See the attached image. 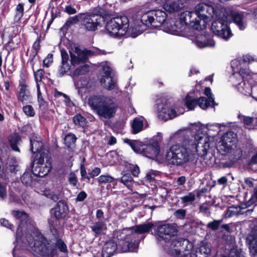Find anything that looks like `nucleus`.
Instances as JSON below:
<instances>
[{
  "label": "nucleus",
  "mask_w": 257,
  "mask_h": 257,
  "mask_svg": "<svg viewBox=\"0 0 257 257\" xmlns=\"http://www.w3.org/2000/svg\"><path fill=\"white\" fill-rule=\"evenodd\" d=\"M117 249V244L113 240L106 242L102 250V257H110Z\"/></svg>",
  "instance_id": "nucleus-28"
},
{
  "label": "nucleus",
  "mask_w": 257,
  "mask_h": 257,
  "mask_svg": "<svg viewBox=\"0 0 257 257\" xmlns=\"http://www.w3.org/2000/svg\"><path fill=\"white\" fill-rule=\"evenodd\" d=\"M128 169L134 177H138L140 173V168L137 165H130Z\"/></svg>",
  "instance_id": "nucleus-55"
},
{
  "label": "nucleus",
  "mask_w": 257,
  "mask_h": 257,
  "mask_svg": "<svg viewBox=\"0 0 257 257\" xmlns=\"http://www.w3.org/2000/svg\"><path fill=\"white\" fill-rule=\"evenodd\" d=\"M105 28L110 36L121 37L127 32L129 21L124 16L113 18L107 23Z\"/></svg>",
  "instance_id": "nucleus-8"
},
{
  "label": "nucleus",
  "mask_w": 257,
  "mask_h": 257,
  "mask_svg": "<svg viewBox=\"0 0 257 257\" xmlns=\"http://www.w3.org/2000/svg\"><path fill=\"white\" fill-rule=\"evenodd\" d=\"M204 94L208 97V99L211 102L212 107H214L217 104L215 103L214 97L211 93V90L209 87H206L204 90Z\"/></svg>",
  "instance_id": "nucleus-51"
},
{
  "label": "nucleus",
  "mask_w": 257,
  "mask_h": 257,
  "mask_svg": "<svg viewBox=\"0 0 257 257\" xmlns=\"http://www.w3.org/2000/svg\"><path fill=\"white\" fill-rule=\"evenodd\" d=\"M123 184L129 190H134L133 179L130 173H124L120 178L116 179Z\"/></svg>",
  "instance_id": "nucleus-32"
},
{
  "label": "nucleus",
  "mask_w": 257,
  "mask_h": 257,
  "mask_svg": "<svg viewBox=\"0 0 257 257\" xmlns=\"http://www.w3.org/2000/svg\"><path fill=\"white\" fill-rule=\"evenodd\" d=\"M195 44L200 48L207 47H213L215 45L214 40L209 35H198L194 41Z\"/></svg>",
  "instance_id": "nucleus-27"
},
{
  "label": "nucleus",
  "mask_w": 257,
  "mask_h": 257,
  "mask_svg": "<svg viewBox=\"0 0 257 257\" xmlns=\"http://www.w3.org/2000/svg\"><path fill=\"white\" fill-rule=\"evenodd\" d=\"M153 226L154 225L152 222H148L136 225L132 228H126V229H131V231L135 234V237L137 233L142 234L149 232Z\"/></svg>",
  "instance_id": "nucleus-29"
},
{
  "label": "nucleus",
  "mask_w": 257,
  "mask_h": 257,
  "mask_svg": "<svg viewBox=\"0 0 257 257\" xmlns=\"http://www.w3.org/2000/svg\"><path fill=\"white\" fill-rule=\"evenodd\" d=\"M73 121L76 125L84 127L86 124V119L80 114H76L73 117Z\"/></svg>",
  "instance_id": "nucleus-47"
},
{
  "label": "nucleus",
  "mask_w": 257,
  "mask_h": 257,
  "mask_svg": "<svg viewBox=\"0 0 257 257\" xmlns=\"http://www.w3.org/2000/svg\"><path fill=\"white\" fill-rule=\"evenodd\" d=\"M133 134H136L143 130V121L140 118H136L134 119L132 124Z\"/></svg>",
  "instance_id": "nucleus-38"
},
{
  "label": "nucleus",
  "mask_w": 257,
  "mask_h": 257,
  "mask_svg": "<svg viewBox=\"0 0 257 257\" xmlns=\"http://www.w3.org/2000/svg\"><path fill=\"white\" fill-rule=\"evenodd\" d=\"M82 16V13H80L73 17H69L66 22L65 26L69 27L73 24H76L78 22H80V23H81Z\"/></svg>",
  "instance_id": "nucleus-41"
},
{
  "label": "nucleus",
  "mask_w": 257,
  "mask_h": 257,
  "mask_svg": "<svg viewBox=\"0 0 257 257\" xmlns=\"http://www.w3.org/2000/svg\"><path fill=\"white\" fill-rule=\"evenodd\" d=\"M191 94H193V93L187 94L185 99V104L189 110L194 109L197 105L204 110L207 109L210 106L211 102L207 98L200 97L198 99L193 98Z\"/></svg>",
  "instance_id": "nucleus-21"
},
{
  "label": "nucleus",
  "mask_w": 257,
  "mask_h": 257,
  "mask_svg": "<svg viewBox=\"0 0 257 257\" xmlns=\"http://www.w3.org/2000/svg\"><path fill=\"white\" fill-rule=\"evenodd\" d=\"M238 118L240 120L241 122L244 124L245 128L248 129L253 128L252 123L253 122L254 117L246 116L242 114H238Z\"/></svg>",
  "instance_id": "nucleus-37"
},
{
  "label": "nucleus",
  "mask_w": 257,
  "mask_h": 257,
  "mask_svg": "<svg viewBox=\"0 0 257 257\" xmlns=\"http://www.w3.org/2000/svg\"><path fill=\"white\" fill-rule=\"evenodd\" d=\"M13 216L20 221V223L18 227L16 233V240L18 244L21 242L24 244L23 247H29V244L26 240V236L29 231L31 232V230H33L34 226L30 225L27 232H26L25 235H21L22 230L26 224L27 226V222L29 220V216L28 214L23 211L14 210L13 211ZM35 228H36L35 227Z\"/></svg>",
  "instance_id": "nucleus-13"
},
{
  "label": "nucleus",
  "mask_w": 257,
  "mask_h": 257,
  "mask_svg": "<svg viewBox=\"0 0 257 257\" xmlns=\"http://www.w3.org/2000/svg\"><path fill=\"white\" fill-rule=\"evenodd\" d=\"M33 172H26L21 177L22 182L26 185H31L33 181Z\"/></svg>",
  "instance_id": "nucleus-42"
},
{
  "label": "nucleus",
  "mask_w": 257,
  "mask_h": 257,
  "mask_svg": "<svg viewBox=\"0 0 257 257\" xmlns=\"http://www.w3.org/2000/svg\"><path fill=\"white\" fill-rule=\"evenodd\" d=\"M37 90L38 101L39 102V107H42L45 105L46 102L42 96V93L40 91V86L39 84L37 85Z\"/></svg>",
  "instance_id": "nucleus-53"
},
{
  "label": "nucleus",
  "mask_w": 257,
  "mask_h": 257,
  "mask_svg": "<svg viewBox=\"0 0 257 257\" xmlns=\"http://www.w3.org/2000/svg\"><path fill=\"white\" fill-rule=\"evenodd\" d=\"M111 69L106 65H104L101 69L100 82L101 86L109 91H113L117 93L119 89L116 80L110 76Z\"/></svg>",
  "instance_id": "nucleus-18"
},
{
  "label": "nucleus",
  "mask_w": 257,
  "mask_h": 257,
  "mask_svg": "<svg viewBox=\"0 0 257 257\" xmlns=\"http://www.w3.org/2000/svg\"><path fill=\"white\" fill-rule=\"evenodd\" d=\"M123 142L124 143L128 144L135 152L142 154L143 146H144V144L142 142L137 140H132L128 139H124Z\"/></svg>",
  "instance_id": "nucleus-31"
},
{
  "label": "nucleus",
  "mask_w": 257,
  "mask_h": 257,
  "mask_svg": "<svg viewBox=\"0 0 257 257\" xmlns=\"http://www.w3.org/2000/svg\"><path fill=\"white\" fill-rule=\"evenodd\" d=\"M247 241L249 244L251 253L257 256V232H252L247 237Z\"/></svg>",
  "instance_id": "nucleus-30"
},
{
  "label": "nucleus",
  "mask_w": 257,
  "mask_h": 257,
  "mask_svg": "<svg viewBox=\"0 0 257 257\" xmlns=\"http://www.w3.org/2000/svg\"><path fill=\"white\" fill-rule=\"evenodd\" d=\"M222 219L214 220L209 222L207 224V227L212 230H216L219 229L220 224L222 223Z\"/></svg>",
  "instance_id": "nucleus-48"
},
{
  "label": "nucleus",
  "mask_w": 257,
  "mask_h": 257,
  "mask_svg": "<svg viewBox=\"0 0 257 257\" xmlns=\"http://www.w3.org/2000/svg\"><path fill=\"white\" fill-rule=\"evenodd\" d=\"M61 55L62 57V63H68L69 56L65 50L62 49L61 50Z\"/></svg>",
  "instance_id": "nucleus-61"
},
{
  "label": "nucleus",
  "mask_w": 257,
  "mask_h": 257,
  "mask_svg": "<svg viewBox=\"0 0 257 257\" xmlns=\"http://www.w3.org/2000/svg\"><path fill=\"white\" fill-rule=\"evenodd\" d=\"M18 89L19 90L17 94L18 99L23 104L31 102L32 97L29 90L28 86L25 83H20Z\"/></svg>",
  "instance_id": "nucleus-25"
},
{
  "label": "nucleus",
  "mask_w": 257,
  "mask_h": 257,
  "mask_svg": "<svg viewBox=\"0 0 257 257\" xmlns=\"http://www.w3.org/2000/svg\"><path fill=\"white\" fill-rule=\"evenodd\" d=\"M76 139L77 138L74 134L69 133L65 137L64 143L68 147L70 148L75 144Z\"/></svg>",
  "instance_id": "nucleus-43"
},
{
  "label": "nucleus",
  "mask_w": 257,
  "mask_h": 257,
  "mask_svg": "<svg viewBox=\"0 0 257 257\" xmlns=\"http://www.w3.org/2000/svg\"><path fill=\"white\" fill-rule=\"evenodd\" d=\"M178 229L174 223H165L159 225L154 230L155 235L163 240H169L172 236L177 235Z\"/></svg>",
  "instance_id": "nucleus-19"
},
{
  "label": "nucleus",
  "mask_w": 257,
  "mask_h": 257,
  "mask_svg": "<svg viewBox=\"0 0 257 257\" xmlns=\"http://www.w3.org/2000/svg\"><path fill=\"white\" fill-rule=\"evenodd\" d=\"M33 174L43 177L50 171L51 160L47 154H37L33 162Z\"/></svg>",
  "instance_id": "nucleus-10"
},
{
  "label": "nucleus",
  "mask_w": 257,
  "mask_h": 257,
  "mask_svg": "<svg viewBox=\"0 0 257 257\" xmlns=\"http://www.w3.org/2000/svg\"><path fill=\"white\" fill-rule=\"evenodd\" d=\"M166 17L167 15L164 11L156 10L144 13L141 17V21L144 25L158 27L165 22Z\"/></svg>",
  "instance_id": "nucleus-12"
},
{
  "label": "nucleus",
  "mask_w": 257,
  "mask_h": 257,
  "mask_svg": "<svg viewBox=\"0 0 257 257\" xmlns=\"http://www.w3.org/2000/svg\"><path fill=\"white\" fill-rule=\"evenodd\" d=\"M165 158L169 164L177 166H182L193 161V153L191 151L188 140L185 141L182 144L172 146L166 152Z\"/></svg>",
  "instance_id": "nucleus-5"
},
{
  "label": "nucleus",
  "mask_w": 257,
  "mask_h": 257,
  "mask_svg": "<svg viewBox=\"0 0 257 257\" xmlns=\"http://www.w3.org/2000/svg\"><path fill=\"white\" fill-rule=\"evenodd\" d=\"M192 248V243L187 239H184L182 241H174L171 243L167 252L173 257H183L187 256Z\"/></svg>",
  "instance_id": "nucleus-15"
},
{
  "label": "nucleus",
  "mask_w": 257,
  "mask_h": 257,
  "mask_svg": "<svg viewBox=\"0 0 257 257\" xmlns=\"http://www.w3.org/2000/svg\"><path fill=\"white\" fill-rule=\"evenodd\" d=\"M198 248L200 250L201 252L206 254L209 256L210 255L211 248L210 244L207 243L204 244Z\"/></svg>",
  "instance_id": "nucleus-56"
},
{
  "label": "nucleus",
  "mask_w": 257,
  "mask_h": 257,
  "mask_svg": "<svg viewBox=\"0 0 257 257\" xmlns=\"http://www.w3.org/2000/svg\"><path fill=\"white\" fill-rule=\"evenodd\" d=\"M240 208L235 206L229 207L226 211L224 216L225 218H230L239 214Z\"/></svg>",
  "instance_id": "nucleus-44"
},
{
  "label": "nucleus",
  "mask_w": 257,
  "mask_h": 257,
  "mask_svg": "<svg viewBox=\"0 0 257 257\" xmlns=\"http://www.w3.org/2000/svg\"><path fill=\"white\" fill-rule=\"evenodd\" d=\"M64 12L68 15H74L77 13L76 9L71 5L66 6L64 9Z\"/></svg>",
  "instance_id": "nucleus-59"
},
{
  "label": "nucleus",
  "mask_w": 257,
  "mask_h": 257,
  "mask_svg": "<svg viewBox=\"0 0 257 257\" xmlns=\"http://www.w3.org/2000/svg\"><path fill=\"white\" fill-rule=\"evenodd\" d=\"M189 254H190V257H204L199 248H197L195 251L189 252Z\"/></svg>",
  "instance_id": "nucleus-64"
},
{
  "label": "nucleus",
  "mask_w": 257,
  "mask_h": 257,
  "mask_svg": "<svg viewBox=\"0 0 257 257\" xmlns=\"http://www.w3.org/2000/svg\"><path fill=\"white\" fill-rule=\"evenodd\" d=\"M216 8L204 3L196 6L195 12L186 11L183 13L182 17L186 22L195 29L199 30L205 28L210 17H214L216 14Z\"/></svg>",
  "instance_id": "nucleus-2"
},
{
  "label": "nucleus",
  "mask_w": 257,
  "mask_h": 257,
  "mask_svg": "<svg viewBox=\"0 0 257 257\" xmlns=\"http://www.w3.org/2000/svg\"><path fill=\"white\" fill-rule=\"evenodd\" d=\"M236 142V134L232 131H229L222 136L218 143V151L222 155L226 156L229 159L228 162H222L224 167H230L242 156V151L240 149L232 150L233 147L235 146Z\"/></svg>",
  "instance_id": "nucleus-4"
},
{
  "label": "nucleus",
  "mask_w": 257,
  "mask_h": 257,
  "mask_svg": "<svg viewBox=\"0 0 257 257\" xmlns=\"http://www.w3.org/2000/svg\"><path fill=\"white\" fill-rule=\"evenodd\" d=\"M91 230L95 233V236L100 234L106 229V225L104 221H99L96 222L90 226Z\"/></svg>",
  "instance_id": "nucleus-33"
},
{
  "label": "nucleus",
  "mask_w": 257,
  "mask_h": 257,
  "mask_svg": "<svg viewBox=\"0 0 257 257\" xmlns=\"http://www.w3.org/2000/svg\"><path fill=\"white\" fill-rule=\"evenodd\" d=\"M25 114L29 117H33L35 115V111L32 105H26L23 107Z\"/></svg>",
  "instance_id": "nucleus-50"
},
{
  "label": "nucleus",
  "mask_w": 257,
  "mask_h": 257,
  "mask_svg": "<svg viewBox=\"0 0 257 257\" xmlns=\"http://www.w3.org/2000/svg\"><path fill=\"white\" fill-rule=\"evenodd\" d=\"M13 216L20 221V223L18 227L16 233V240L18 244L21 242L24 244L23 247H29V244L26 240V236L29 231L31 232V230H33L34 226L30 225L27 232H26L25 235H21L22 230L26 224L27 226V222L29 220V216L28 214L23 211L14 210L13 211ZM35 228H36L35 227Z\"/></svg>",
  "instance_id": "nucleus-14"
},
{
  "label": "nucleus",
  "mask_w": 257,
  "mask_h": 257,
  "mask_svg": "<svg viewBox=\"0 0 257 257\" xmlns=\"http://www.w3.org/2000/svg\"><path fill=\"white\" fill-rule=\"evenodd\" d=\"M26 240L33 254L37 257H58V250L67 253V247L60 239L48 241L37 228H33L27 234Z\"/></svg>",
  "instance_id": "nucleus-1"
},
{
  "label": "nucleus",
  "mask_w": 257,
  "mask_h": 257,
  "mask_svg": "<svg viewBox=\"0 0 257 257\" xmlns=\"http://www.w3.org/2000/svg\"><path fill=\"white\" fill-rule=\"evenodd\" d=\"M117 250L120 252H136L139 243L135 239V234L131 229H123L120 234Z\"/></svg>",
  "instance_id": "nucleus-9"
},
{
  "label": "nucleus",
  "mask_w": 257,
  "mask_h": 257,
  "mask_svg": "<svg viewBox=\"0 0 257 257\" xmlns=\"http://www.w3.org/2000/svg\"><path fill=\"white\" fill-rule=\"evenodd\" d=\"M249 167L254 170H257V153L253 155L248 163Z\"/></svg>",
  "instance_id": "nucleus-54"
},
{
  "label": "nucleus",
  "mask_w": 257,
  "mask_h": 257,
  "mask_svg": "<svg viewBox=\"0 0 257 257\" xmlns=\"http://www.w3.org/2000/svg\"><path fill=\"white\" fill-rule=\"evenodd\" d=\"M87 104L99 117L106 119L114 117L118 107L112 98L103 94L90 96Z\"/></svg>",
  "instance_id": "nucleus-3"
},
{
  "label": "nucleus",
  "mask_w": 257,
  "mask_h": 257,
  "mask_svg": "<svg viewBox=\"0 0 257 257\" xmlns=\"http://www.w3.org/2000/svg\"><path fill=\"white\" fill-rule=\"evenodd\" d=\"M43 195L51 200L57 201L60 198V193H55L49 190H45L43 193Z\"/></svg>",
  "instance_id": "nucleus-46"
},
{
  "label": "nucleus",
  "mask_w": 257,
  "mask_h": 257,
  "mask_svg": "<svg viewBox=\"0 0 257 257\" xmlns=\"http://www.w3.org/2000/svg\"><path fill=\"white\" fill-rule=\"evenodd\" d=\"M89 71V66L86 65H83L80 66L76 69L72 73L73 76H79L80 75H84Z\"/></svg>",
  "instance_id": "nucleus-45"
},
{
  "label": "nucleus",
  "mask_w": 257,
  "mask_h": 257,
  "mask_svg": "<svg viewBox=\"0 0 257 257\" xmlns=\"http://www.w3.org/2000/svg\"><path fill=\"white\" fill-rule=\"evenodd\" d=\"M71 63L72 65H79L84 63L87 59V53L78 47L70 52Z\"/></svg>",
  "instance_id": "nucleus-24"
},
{
  "label": "nucleus",
  "mask_w": 257,
  "mask_h": 257,
  "mask_svg": "<svg viewBox=\"0 0 257 257\" xmlns=\"http://www.w3.org/2000/svg\"><path fill=\"white\" fill-rule=\"evenodd\" d=\"M225 8L221 6L216 7V14L213 18L215 20L212 23L211 30L216 35L227 40L231 36L230 30L227 27V15Z\"/></svg>",
  "instance_id": "nucleus-7"
},
{
  "label": "nucleus",
  "mask_w": 257,
  "mask_h": 257,
  "mask_svg": "<svg viewBox=\"0 0 257 257\" xmlns=\"http://www.w3.org/2000/svg\"><path fill=\"white\" fill-rule=\"evenodd\" d=\"M157 111L159 117L165 121L172 119L178 115L174 109L169 106L166 101L161 104L158 102Z\"/></svg>",
  "instance_id": "nucleus-22"
},
{
  "label": "nucleus",
  "mask_w": 257,
  "mask_h": 257,
  "mask_svg": "<svg viewBox=\"0 0 257 257\" xmlns=\"http://www.w3.org/2000/svg\"><path fill=\"white\" fill-rule=\"evenodd\" d=\"M53 56L51 53L48 54L47 57L43 60V64L46 67H49L50 65L53 62Z\"/></svg>",
  "instance_id": "nucleus-58"
},
{
  "label": "nucleus",
  "mask_w": 257,
  "mask_h": 257,
  "mask_svg": "<svg viewBox=\"0 0 257 257\" xmlns=\"http://www.w3.org/2000/svg\"><path fill=\"white\" fill-rule=\"evenodd\" d=\"M156 176L155 173L154 171H150L148 173H147L145 179L146 181L151 182L155 179V177Z\"/></svg>",
  "instance_id": "nucleus-63"
},
{
  "label": "nucleus",
  "mask_w": 257,
  "mask_h": 257,
  "mask_svg": "<svg viewBox=\"0 0 257 257\" xmlns=\"http://www.w3.org/2000/svg\"><path fill=\"white\" fill-rule=\"evenodd\" d=\"M186 211L183 209H180L176 210L174 213V216L178 219H183L185 217Z\"/></svg>",
  "instance_id": "nucleus-57"
},
{
  "label": "nucleus",
  "mask_w": 257,
  "mask_h": 257,
  "mask_svg": "<svg viewBox=\"0 0 257 257\" xmlns=\"http://www.w3.org/2000/svg\"><path fill=\"white\" fill-rule=\"evenodd\" d=\"M159 153L160 147L159 144L155 142L148 145L144 144L142 154L149 158L154 159L158 156Z\"/></svg>",
  "instance_id": "nucleus-26"
},
{
  "label": "nucleus",
  "mask_w": 257,
  "mask_h": 257,
  "mask_svg": "<svg viewBox=\"0 0 257 257\" xmlns=\"http://www.w3.org/2000/svg\"><path fill=\"white\" fill-rule=\"evenodd\" d=\"M108 12L100 7L95 8L93 11L82 13L81 25L86 31L93 32L102 26L104 17Z\"/></svg>",
  "instance_id": "nucleus-6"
},
{
  "label": "nucleus",
  "mask_w": 257,
  "mask_h": 257,
  "mask_svg": "<svg viewBox=\"0 0 257 257\" xmlns=\"http://www.w3.org/2000/svg\"><path fill=\"white\" fill-rule=\"evenodd\" d=\"M68 180L70 184L72 185L73 186H75L78 181L75 174L73 173H71L70 174Z\"/></svg>",
  "instance_id": "nucleus-60"
},
{
  "label": "nucleus",
  "mask_w": 257,
  "mask_h": 257,
  "mask_svg": "<svg viewBox=\"0 0 257 257\" xmlns=\"http://www.w3.org/2000/svg\"><path fill=\"white\" fill-rule=\"evenodd\" d=\"M69 212L68 206L63 200L59 201L56 206L51 210L52 216L58 220L65 218Z\"/></svg>",
  "instance_id": "nucleus-23"
},
{
  "label": "nucleus",
  "mask_w": 257,
  "mask_h": 257,
  "mask_svg": "<svg viewBox=\"0 0 257 257\" xmlns=\"http://www.w3.org/2000/svg\"><path fill=\"white\" fill-rule=\"evenodd\" d=\"M1 224L2 225L6 227L11 230H13L14 228L13 225L10 223L9 221L8 220H6V219H1Z\"/></svg>",
  "instance_id": "nucleus-62"
},
{
  "label": "nucleus",
  "mask_w": 257,
  "mask_h": 257,
  "mask_svg": "<svg viewBox=\"0 0 257 257\" xmlns=\"http://www.w3.org/2000/svg\"><path fill=\"white\" fill-rule=\"evenodd\" d=\"M138 23H135L129 29L128 28L127 32L133 38H136L143 31L142 26L138 24Z\"/></svg>",
  "instance_id": "nucleus-35"
},
{
  "label": "nucleus",
  "mask_w": 257,
  "mask_h": 257,
  "mask_svg": "<svg viewBox=\"0 0 257 257\" xmlns=\"http://www.w3.org/2000/svg\"><path fill=\"white\" fill-rule=\"evenodd\" d=\"M115 179L108 175H100L97 180L99 183H111L114 181Z\"/></svg>",
  "instance_id": "nucleus-49"
},
{
  "label": "nucleus",
  "mask_w": 257,
  "mask_h": 257,
  "mask_svg": "<svg viewBox=\"0 0 257 257\" xmlns=\"http://www.w3.org/2000/svg\"><path fill=\"white\" fill-rule=\"evenodd\" d=\"M196 199V194L194 192L188 193L187 195L180 197V200L184 207L192 205Z\"/></svg>",
  "instance_id": "nucleus-34"
},
{
  "label": "nucleus",
  "mask_w": 257,
  "mask_h": 257,
  "mask_svg": "<svg viewBox=\"0 0 257 257\" xmlns=\"http://www.w3.org/2000/svg\"><path fill=\"white\" fill-rule=\"evenodd\" d=\"M164 8L166 11L174 12L179 10L178 4L175 2H167L164 5Z\"/></svg>",
  "instance_id": "nucleus-40"
},
{
  "label": "nucleus",
  "mask_w": 257,
  "mask_h": 257,
  "mask_svg": "<svg viewBox=\"0 0 257 257\" xmlns=\"http://www.w3.org/2000/svg\"><path fill=\"white\" fill-rule=\"evenodd\" d=\"M195 139L197 143L193 140H188L191 151L193 153L194 159L196 153L200 157L205 156L210 146L209 140L206 137L196 135Z\"/></svg>",
  "instance_id": "nucleus-17"
},
{
  "label": "nucleus",
  "mask_w": 257,
  "mask_h": 257,
  "mask_svg": "<svg viewBox=\"0 0 257 257\" xmlns=\"http://www.w3.org/2000/svg\"><path fill=\"white\" fill-rule=\"evenodd\" d=\"M37 140L33 138L30 139L31 150L34 154L38 152V154H40V152L43 147V143L40 141V138L36 137Z\"/></svg>",
  "instance_id": "nucleus-36"
},
{
  "label": "nucleus",
  "mask_w": 257,
  "mask_h": 257,
  "mask_svg": "<svg viewBox=\"0 0 257 257\" xmlns=\"http://www.w3.org/2000/svg\"><path fill=\"white\" fill-rule=\"evenodd\" d=\"M225 11L228 14V21L232 20L240 30H244L246 28L247 19L243 13L229 8H225Z\"/></svg>",
  "instance_id": "nucleus-20"
},
{
  "label": "nucleus",
  "mask_w": 257,
  "mask_h": 257,
  "mask_svg": "<svg viewBox=\"0 0 257 257\" xmlns=\"http://www.w3.org/2000/svg\"><path fill=\"white\" fill-rule=\"evenodd\" d=\"M20 141L21 138L18 134H16L10 137L9 142L13 150L19 152L17 145Z\"/></svg>",
  "instance_id": "nucleus-39"
},
{
  "label": "nucleus",
  "mask_w": 257,
  "mask_h": 257,
  "mask_svg": "<svg viewBox=\"0 0 257 257\" xmlns=\"http://www.w3.org/2000/svg\"><path fill=\"white\" fill-rule=\"evenodd\" d=\"M192 248V243L187 239H184L182 241H174L171 243L167 252L173 257H183L187 256Z\"/></svg>",
  "instance_id": "nucleus-16"
},
{
  "label": "nucleus",
  "mask_w": 257,
  "mask_h": 257,
  "mask_svg": "<svg viewBox=\"0 0 257 257\" xmlns=\"http://www.w3.org/2000/svg\"><path fill=\"white\" fill-rule=\"evenodd\" d=\"M61 66L58 71V75L60 77L63 76L70 69L68 63H61Z\"/></svg>",
  "instance_id": "nucleus-52"
},
{
  "label": "nucleus",
  "mask_w": 257,
  "mask_h": 257,
  "mask_svg": "<svg viewBox=\"0 0 257 257\" xmlns=\"http://www.w3.org/2000/svg\"><path fill=\"white\" fill-rule=\"evenodd\" d=\"M239 63V61L237 60L231 62V66L234 71L232 74L231 80L233 85L236 87L240 93L247 95L250 93L251 86L243 81L242 74L244 73V71L241 69L240 67L235 68V66H237Z\"/></svg>",
  "instance_id": "nucleus-11"
}]
</instances>
